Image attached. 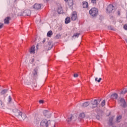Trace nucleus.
Wrapping results in <instances>:
<instances>
[{
    "mask_svg": "<svg viewBox=\"0 0 127 127\" xmlns=\"http://www.w3.org/2000/svg\"><path fill=\"white\" fill-rule=\"evenodd\" d=\"M71 121H76V116L73 115H69L67 119V122H71Z\"/></svg>",
    "mask_w": 127,
    "mask_h": 127,
    "instance_id": "nucleus-6",
    "label": "nucleus"
},
{
    "mask_svg": "<svg viewBox=\"0 0 127 127\" xmlns=\"http://www.w3.org/2000/svg\"><path fill=\"white\" fill-rule=\"evenodd\" d=\"M79 37V34L76 33V34H74L73 35V36H72L73 38L74 37Z\"/></svg>",
    "mask_w": 127,
    "mask_h": 127,
    "instance_id": "nucleus-29",
    "label": "nucleus"
},
{
    "mask_svg": "<svg viewBox=\"0 0 127 127\" xmlns=\"http://www.w3.org/2000/svg\"><path fill=\"white\" fill-rule=\"evenodd\" d=\"M114 9L115 7H114L113 5L110 4L108 6L107 8V12H109V13H111V12H112V11H113V10H114Z\"/></svg>",
    "mask_w": 127,
    "mask_h": 127,
    "instance_id": "nucleus-4",
    "label": "nucleus"
},
{
    "mask_svg": "<svg viewBox=\"0 0 127 127\" xmlns=\"http://www.w3.org/2000/svg\"><path fill=\"white\" fill-rule=\"evenodd\" d=\"M82 3L83 8H87L89 6V4L86 1L83 2Z\"/></svg>",
    "mask_w": 127,
    "mask_h": 127,
    "instance_id": "nucleus-14",
    "label": "nucleus"
},
{
    "mask_svg": "<svg viewBox=\"0 0 127 127\" xmlns=\"http://www.w3.org/2000/svg\"><path fill=\"white\" fill-rule=\"evenodd\" d=\"M39 104H44V100H40L39 101Z\"/></svg>",
    "mask_w": 127,
    "mask_h": 127,
    "instance_id": "nucleus-30",
    "label": "nucleus"
},
{
    "mask_svg": "<svg viewBox=\"0 0 127 127\" xmlns=\"http://www.w3.org/2000/svg\"><path fill=\"white\" fill-rule=\"evenodd\" d=\"M21 118H22V119L21 120H22L23 121H24V120H25V119H26L27 118V116H26V114H24V113H22V114L21 115Z\"/></svg>",
    "mask_w": 127,
    "mask_h": 127,
    "instance_id": "nucleus-16",
    "label": "nucleus"
},
{
    "mask_svg": "<svg viewBox=\"0 0 127 127\" xmlns=\"http://www.w3.org/2000/svg\"><path fill=\"white\" fill-rule=\"evenodd\" d=\"M38 67L35 68L32 72L34 77H37V73H38Z\"/></svg>",
    "mask_w": 127,
    "mask_h": 127,
    "instance_id": "nucleus-7",
    "label": "nucleus"
},
{
    "mask_svg": "<svg viewBox=\"0 0 127 127\" xmlns=\"http://www.w3.org/2000/svg\"><path fill=\"white\" fill-rule=\"evenodd\" d=\"M58 36H60L59 35H57V37L58 38Z\"/></svg>",
    "mask_w": 127,
    "mask_h": 127,
    "instance_id": "nucleus-39",
    "label": "nucleus"
},
{
    "mask_svg": "<svg viewBox=\"0 0 127 127\" xmlns=\"http://www.w3.org/2000/svg\"><path fill=\"white\" fill-rule=\"evenodd\" d=\"M95 82H97L98 83H100L101 81H102V78H99L98 80V77H95Z\"/></svg>",
    "mask_w": 127,
    "mask_h": 127,
    "instance_id": "nucleus-22",
    "label": "nucleus"
},
{
    "mask_svg": "<svg viewBox=\"0 0 127 127\" xmlns=\"http://www.w3.org/2000/svg\"><path fill=\"white\" fill-rule=\"evenodd\" d=\"M25 12H27L28 14H26L28 16H29L30 15V13H31V12L30 10H26L25 11Z\"/></svg>",
    "mask_w": 127,
    "mask_h": 127,
    "instance_id": "nucleus-26",
    "label": "nucleus"
},
{
    "mask_svg": "<svg viewBox=\"0 0 127 127\" xmlns=\"http://www.w3.org/2000/svg\"><path fill=\"white\" fill-rule=\"evenodd\" d=\"M33 8L35 9H40L41 8V4L36 3L34 5Z\"/></svg>",
    "mask_w": 127,
    "mask_h": 127,
    "instance_id": "nucleus-9",
    "label": "nucleus"
},
{
    "mask_svg": "<svg viewBox=\"0 0 127 127\" xmlns=\"http://www.w3.org/2000/svg\"><path fill=\"white\" fill-rule=\"evenodd\" d=\"M121 103H122L123 104H121V106H123V107L126 106V101L125 100V99L124 98H120L119 99Z\"/></svg>",
    "mask_w": 127,
    "mask_h": 127,
    "instance_id": "nucleus-12",
    "label": "nucleus"
},
{
    "mask_svg": "<svg viewBox=\"0 0 127 127\" xmlns=\"http://www.w3.org/2000/svg\"><path fill=\"white\" fill-rule=\"evenodd\" d=\"M31 62H32V63H33V62H34V59H32V60H31Z\"/></svg>",
    "mask_w": 127,
    "mask_h": 127,
    "instance_id": "nucleus-37",
    "label": "nucleus"
},
{
    "mask_svg": "<svg viewBox=\"0 0 127 127\" xmlns=\"http://www.w3.org/2000/svg\"><path fill=\"white\" fill-rule=\"evenodd\" d=\"M71 20L70 19V17H67L65 19V23H66V24H68V23H70Z\"/></svg>",
    "mask_w": 127,
    "mask_h": 127,
    "instance_id": "nucleus-15",
    "label": "nucleus"
},
{
    "mask_svg": "<svg viewBox=\"0 0 127 127\" xmlns=\"http://www.w3.org/2000/svg\"><path fill=\"white\" fill-rule=\"evenodd\" d=\"M127 92V88H124L123 89V91H122L121 93V94H126V93Z\"/></svg>",
    "mask_w": 127,
    "mask_h": 127,
    "instance_id": "nucleus-24",
    "label": "nucleus"
},
{
    "mask_svg": "<svg viewBox=\"0 0 127 127\" xmlns=\"http://www.w3.org/2000/svg\"><path fill=\"white\" fill-rule=\"evenodd\" d=\"M71 18L72 20H76V19H77V12H73L72 13Z\"/></svg>",
    "mask_w": 127,
    "mask_h": 127,
    "instance_id": "nucleus-8",
    "label": "nucleus"
},
{
    "mask_svg": "<svg viewBox=\"0 0 127 127\" xmlns=\"http://www.w3.org/2000/svg\"><path fill=\"white\" fill-rule=\"evenodd\" d=\"M30 53L31 54H34L35 53V46H33L30 49Z\"/></svg>",
    "mask_w": 127,
    "mask_h": 127,
    "instance_id": "nucleus-10",
    "label": "nucleus"
},
{
    "mask_svg": "<svg viewBox=\"0 0 127 127\" xmlns=\"http://www.w3.org/2000/svg\"><path fill=\"white\" fill-rule=\"evenodd\" d=\"M9 20H10V17H7L4 20V23L5 24H8L9 23Z\"/></svg>",
    "mask_w": 127,
    "mask_h": 127,
    "instance_id": "nucleus-11",
    "label": "nucleus"
},
{
    "mask_svg": "<svg viewBox=\"0 0 127 127\" xmlns=\"http://www.w3.org/2000/svg\"><path fill=\"white\" fill-rule=\"evenodd\" d=\"M121 119H122V116H118L117 118V122L119 123Z\"/></svg>",
    "mask_w": 127,
    "mask_h": 127,
    "instance_id": "nucleus-25",
    "label": "nucleus"
},
{
    "mask_svg": "<svg viewBox=\"0 0 127 127\" xmlns=\"http://www.w3.org/2000/svg\"><path fill=\"white\" fill-rule=\"evenodd\" d=\"M53 34V32H52V31H49L47 33V36L48 37H51V36Z\"/></svg>",
    "mask_w": 127,
    "mask_h": 127,
    "instance_id": "nucleus-19",
    "label": "nucleus"
},
{
    "mask_svg": "<svg viewBox=\"0 0 127 127\" xmlns=\"http://www.w3.org/2000/svg\"><path fill=\"white\" fill-rule=\"evenodd\" d=\"M91 104L92 105V109H95V108H97L98 107V100H94L93 101H91Z\"/></svg>",
    "mask_w": 127,
    "mask_h": 127,
    "instance_id": "nucleus-5",
    "label": "nucleus"
},
{
    "mask_svg": "<svg viewBox=\"0 0 127 127\" xmlns=\"http://www.w3.org/2000/svg\"><path fill=\"white\" fill-rule=\"evenodd\" d=\"M89 105H90V103H89L88 102H84V103H83L82 106L83 108H86V107H88V106H89Z\"/></svg>",
    "mask_w": 127,
    "mask_h": 127,
    "instance_id": "nucleus-17",
    "label": "nucleus"
},
{
    "mask_svg": "<svg viewBox=\"0 0 127 127\" xmlns=\"http://www.w3.org/2000/svg\"><path fill=\"white\" fill-rule=\"evenodd\" d=\"M58 13H62L63 12V10H62V7H60L58 9Z\"/></svg>",
    "mask_w": 127,
    "mask_h": 127,
    "instance_id": "nucleus-21",
    "label": "nucleus"
},
{
    "mask_svg": "<svg viewBox=\"0 0 127 127\" xmlns=\"http://www.w3.org/2000/svg\"><path fill=\"white\" fill-rule=\"evenodd\" d=\"M24 83L25 84H26V85H29L30 82H29V81H28L27 79H25L24 81Z\"/></svg>",
    "mask_w": 127,
    "mask_h": 127,
    "instance_id": "nucleus-28",
    "label": "nucleus"
},
{
    "mask_svg": "<svg viewBox=\"0 0 127 127\" xmlns=\"http://www.w3.org/2000/svg\"><path fill=\"white\" fill-rule=\"evenodd\" d=\"M124 28L125 29H126V30H127V24L124 25Z\"/></svg>",
    "mask_w": 127,
    "mask_h": 127,
    "instance_id": "nucleus-32",
    "label": "nucleus"
},
{
    "mask_svg": "<svg viewBox=\"0 0 127 127\" xmlns=\"http://www.w3.org/2000/svg\"><path fill=\"white\" fill-rule=\"evenodd\" d=\"M74 78H77L78 77V74L75 73L74 74Z\"/></svg>",
    "mask_w": 127,
    "mask_h": 127,
    "instance_id": "nucleus-33",
    "label": "nucleus"
},
{
    "mask_svg": "<svg viewBox=\"0 0 127 127\" xmlns=\"http://www.w3.org/2000/svg\"><path fill=\"white\" fill-rule=\"evenodd\" d=\"M13 113H14V116H15V117H16L17 118H19V116L22 115V112L16 109H14L13 110Z\"/></svg>",
    "mask_w": 127,
    "mask_h": 127,
    "instance_id": "nucleus-3",
    "label": "nucleus"
},
{
    "mask_svg": "<svg viewBox=\"0 0 127 127\" xmlns=\"http://www.w3.org/2000/svg\"><path fill=\"white\" fill-rule=\"evenodd\" d=\"M43 114L42 116H39L35 118L34 124L37 126V125H39L40 122V127H55V123L52 122L49 119L52 117V113L47 110H44Z\"/></svg>",
    "mask_w": 127,
    "mask_h": 127,
    "instance_id": "nucleus-1",
    "label": "nucleus"
},
{
    "mask_svg": "<svg viewBox=\"0 0 127 127\" xmlns=\"http://www.w3.org/2000/svg\"><path fill=\"white\" fill-rule=\"evenodd\" d=\"M68 0H64V1H65L66 2H67V1Z\"/></svg>",
    "mask_w": 127,
    "mask_h": 127,
    "instance_id": "nucleus-40",
    "label": "nucleus"
},
{
    "mask_svg": "<svg viewBox=\"0 0 127 127\" xmlns=\"http://www.w3.org/2000/svg\"><path fill=\"white\" fill-rule=\"evenodd\" d=\"M118 94H117V93H114V94H113L112 95H111V99H118Z\"/></svg>",
    "mask_w": 127,
    "mask_h": 127,
    "instance_id": "nucleus-13",
    "label": "nucleus"
},
{
    "mask_svg": "<svg viewBox=\"0 0 127 127\" xmlns=\"http://www.w3.org/2000/svg\"><path fill=\"white\" fill-rule=\"evenodd\" d=\"M45 41H46L45 39H44L43 40V43H44V42H45Z\"/></svg>",
    "mask_w": 127,
    "mask_h": 127,
    "instance_id": "nucleus-38",
    "label": "nucleus"
},
{
    "mask_svg": "<svg viewBox=\"0 0 127 127\" xmlns=\"http://www.w3.org/2000/svg\"><path fill=\"white\" fill-rule=\"evenodd\" d=\"M15 0V1H16V0Z\"/></svg>",
    "mask_w": 127,
    "mask_h": 127,
    "instance_id": "nucleus-42",
    "label": "nucleus"
},
{
    "mask_svg": "<svg viewBox=\"0 0 127 127\" xmlns=\"http://www.w3.org/2000/svg\"><path fill=\"white\" fill-rule=\"evenodd\" d=\"M98 9L97 8H92L89 10V14L92 16H96L98 14Z\"/></svg>",
    "mask_w": 127,
    "mask_h": 127,
    "instance_id": "nucleus-2",
    "label": "nucleus"
},
{
    "mask_svg": "<svg viewBox=\"0 0 127 127\" xmlns=\"http://www.w3.org/2000/svg\"><path fill=\"white\" fill-rule=\"evenodd\" d=\"M105 105H106V100H104L102 103H101V106L102 107H104V106H105Z\"/></svg>",
    "mask_w": 127,
    "mask_h": 127,
    "instance_id": "nucleus-27",
    "label": "nucleus"
},
{
    "mask_svg": "<svg viewBox=\"0 0 127 127\" xmlns=\"http://www.w3.org/2000/svg\"><path fill=\"white\" fill-rule=\"evenodd\" d=\"M8 100H9V102H11V97L10 96H9Z\"/></svg>",
    "mask_w": 127,
    "mask_h": 127,
    "instance_id": "nucleus-35",
    "label": "nucleus"
},
{
    "mask_svg": "<svg viewBox=\"0 0 127 127\" xmlns=\"http://www.w3.org/2000/svg\"><path fill=\"white\" fill-rule=\"evenodd\" d=\"M69 5H73V1H70V4H69Z\"/></svg>",
    "mask_w": 127,
    "mask_h": 127,
    "instance_id": "nucleus-36",
    "label": "nucleus"
},
{
    "mask_svg": "<svg viewBox=\"0 0 127 127\" xmlns=\"http://www.w3.org/2000/svg\"><path fill=\"white\" fill-rule=\"evenodd\" d=\"M7 92V90L6 89L3 90L1 92V95H4V94H6Z\"/></svg>",
    "mask_w": 127,
    "mask_h": 127,
    "instance_id": "nucleus-23",
    "label": "nucleus"
},
{
    "mask_svg": "<svg viewBox=\"0 0 127 127\" xmlns=\"http://www.w3.org/2000/svg\"><path fill=\"white\" fill-rule=\"evenodd\" d=\"M118 14L120 15V11H118Z\"/></svg>",
    "mask_w": 127,
    "mask_h": 127,
    "instance_id": "nucleus-41",
    "label": "nucleus"
},
{
    "mask_svg": "<svg viewBox=\"0 0 127 127\" xmlns=\"http://www.w3.org/2000/svg\"><path fill=\"white\" fill-rule=\"evenodd\" d=\"M4 107V103L0 100V109H3Z\"/></svg>",
    "mask_w": 127,
    "mask_h": 127,
    "instance_id": "nucleus-18",
    "label": "nucleus"
},
{
    "mask_svg": "<svg viewBox=\"0 0 127 127\" xmlns=\"http://www.w3.org/2000/svg\"><path fill=\"white\" fill-rule=\"evenodd\" d=\"M2 26H3V24L0 23V28H2Z\"/></svg>",
    "mask_w": 127,
    "mask_h": 127,
    "instance_id": "nucleus-31",
    "label": "nucleus"
},
{
    "mask_svg": "<svg viewBox=\"0 0 127 127\" xmlns=\"http://www.w3.org/2000/svg\"><path fill=\"white\" fill-rule=\"evenodd\" d=\"M79 118L80 119H84L85 118V113H81L79 114Z\"/></svg>",
    "mask_w": 127,
    "mask_h": 127,
    "instance_id": "nucleus-20",
    "label": "nucleus"
},
{
    "mask_svg": "<svg viewBox=\"0 0 127 127\" xmlns=\"http://www.w3.org/2000/svg\"><path fill=\"white\" fill-rule=\"evenodd\" d=\"M91 2L92 3H96V0H91Z\"/></svg>",
    "mask_w": 127,
    "mask_h": 127,
    "instance_id": "nucleus-34",
    "label": "nucleus"
}]
</instances>
